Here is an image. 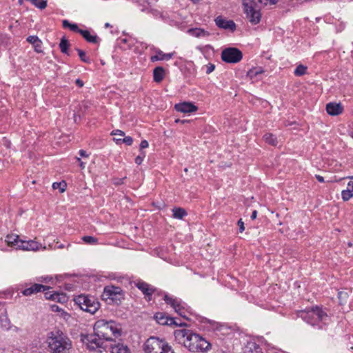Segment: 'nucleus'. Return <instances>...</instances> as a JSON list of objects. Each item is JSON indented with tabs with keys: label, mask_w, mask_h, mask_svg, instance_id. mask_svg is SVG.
<instances>
[{
	"label": "nucleus",
	"mask_w": 353,
	"mask_h": 353,
	"mask_svg": "<svg viewBox=\"0 0 353 353\" xmlns=\"http://www.w3.org/2000/svg\"><path fill=\"white\" fill-rule=\"evenodd\" d=\"M174 340L192 352H205L210 348V343L192 330L183 328L174 332Z\"/></svg>",
	"instance_id": "obj_1"
},
{
	"label": "nucleus",
	"mask_w": 353,
	"mask_h": 353,
	"mask_svg": "<svg viewBox=\"0 0 353 353\" xmlns=\"http://www.w3.org/2000/svg\"><path fill=\"white\" fill-rule=\"evenodd\" d=\"M46 342L50 353H68L72 347L70 339L60 330L49 332Z\"/></svg>",
	"instance_id": "obj_2"
},
{
	"label": "nucleus",
	"mask_w": 353,
	"mask_h": 353,
	"mask_svg": "<svg viewBox=\"0 0 353 353\" xmlns=\"http://www.w3.org/2000/svg\"><path fill=\"white\" fill-rule=\"evenodd\" d=\"M94 332L105 341H112L121 334V328L115 321H107L103 319L96 321Z\"/></svg>",
	"instance_id": "obj_3"
},
{
	"label": "nucleus",
	"mask_w": 353,
	"mask_h": 353,
	"mask_svg": "<svg viewBox=\"0 0 353 353\" xmlns=\"http://www.w3.org/2000/svg\"><path fill=\"white\" fill-rule=\"evenodd\" d=\"M143 350L145 353H175L165 341L155 336L146 340Z\"/></svg>",
	"instance_id": "obj_4"
},
{
	"label": "nucleus",
	"mask_w": 353,
	"mask_h": 353,
	"mask_svg": "<svg viewBox=\"0 0 353 353\" xmlns=\"http://www.w3.org/2000/svg\"><path fill=\"white\" fill-rule=\"evenodd\" d=\"M298 316L312 325L319 321H323L327 318V314L319 307L301 310L299 312Z\"/></svg>",
	"instance_id": "obj_5"
},
{
	"label": "nucleus",
	"mask_w": 353,
	"mask_h": 353,
	"mask_svg": "<svg viewBox=\"0 0 353 353\" xmlns=\"http://www.w3.org/2000/svg\"><path fill=\"white\" fill-rule=\"evenodd\" d=\"M74 300L82 310L92 314H94L100 306L99 303L93 296L81 294L75 297Z\"/></svg>",
	"instance_id": "obj_6"
},
{
	"label": "nucleus",
	"mask_w": 353,
	"mask_h": 353,
	"mask_svg": "<svg viewBox=\"0 0 353 353\" xmlns=\"http://www.w3.org/2000/svg\"><path fill=\"white\" fill-rule=\"evenodd\" d=\"M102 298L108 302V304H119L123 299L122 290L119 287L106 286L103 292Z\"/></svg>",
	"instance_id": "obj_7"
},
{
	"label": "nucleus",
	"mask_w": 353,
	"mask_h": 353,
	"mask_svg": "<svg viewBox=\"0 0 353 353\" xmlns=\"http://www.w3.org/2000/svg\"><path fill=\"white\" fill-rule=\"evenodd\" d=\"M242 58L241 51L236 48H228L221 52V59L225 63H236L239 62Z\"/></svg>",
	"instance_id": "obj_8"
},
{
	"label": "nucleus",
	"mask_w": 353,
	"mask_h": 353,
	"mask_svg": "<svg viewBox=\"0 0 353 353\" xmlns=\"http://www.w3.org/2000/svg\"><path fill=\"white\" fill-rule=\"evenodd\" d=\"M81 341L86 344L90 350H95L102 347L105 342L103 339L97 336L95 332L93 334L81 335Z\"/></svg>",
	"instance_id": "obj_9"
},
{
	"label": "nucleus",
	"mask_w": 353,
	"mask_h": 353,
	"mask_svg": "<svg viewBox=\"0 0 353 353\" xmlns=\"http://www.w3.org/2000/svg\"><path fill=\"white\" fill-rule=\"evenodd\" d=\"M244 5L247 18L249 21L254 25L259 23L261 19L259 8L261 7H256L254 4H252V0H250V5L248 3Z\"/></svg>",
	"instance_id": "obj_10"
},
{
	"label": "nucleus",
	"mask_w": 353,
	"mask_h": 353,
	"mask_svg": "<svg viewBox=\"0 0 353 353\" xmlns=\"http://www.w3.org/2000/svg\"><path fill=\"white\" fill-rule=\"evenodd\" d=\"M164 301L167 304L170 305L174 308V311L181 316L187 319L186 310L180 300L170 297L168 295H165Z\"/></svg>",
	"instance_id": "obj_11"
},
{
	"label": "nucleus",
	"mask_w": 353,
	"mask_h": 353,
	"mask_svg": "<svg viewBox=\"0 0 353 353\" xmlns=\"http://www.w3.org/2000/svg\"><path fill=\"white\" fill-rule=\"evenodd\" d=\"M14 241L17 243V248L23 250H37L39 248V244L33 240L23 241L19 239V236H16Z\"/></svg>",
	"instance_id": "obj_12"
},
{
	"label": "nucleus",
	"mask_w": 353,
	"mask_h": 353,
	"mask_svg": "<svg viewBox=\"0 0 353 353\" xmlns=\"http://www.w3.org/2000/svg\"><path fill=\"white\" fill-rule=\"evenodd\" d=\"M216 25L225 30H230L234 31L236 29V24L232 20H227L221 16H219L215 19Z\"/></svg>",
	"instance_id": "obj_13"
},
{
	"label": "nucleus",
	"mask_w": 353,
	"mask_h": 353,
	"mask_svg": "<svg viewBox=\"0 0 353 353\" xmlns=\"http://www.w3.org/2000/svg\"><path fill=\"white\" fill-rule=\"evenodd\" d=\"M174 109L177 112L183 113H192L196 112L198 110V108L192 103L183 102L176 104L174 105Z\"/></svg>",
	"instance_id": "obj_14"
},
{
	"label": "nucleus",
	"mask_w": 353,
	"mask_h": 353,
	"mask_svg": "<svg viewBox=\"0 0 353 353\" xmlns=\"http://www.w3.org/2000/svg\"><path fill=\"white\" fill-rule=\"evenodd\" d=\"M154 319L159 324L163 325H172L174 323V318L170 317L163 312L156 313Z\"/></svg>",
	"instance_id": "obj_15"
},
{
	"label": "nucleus",
	"mask_w": 353,
	"mask_h": 353,
	"mask_svg": "<svg viewBox=\"0 0 353 353\" xmlns=\"http://www.w3.org/2000/svg\"><path fill=\"white\" fill-rule=\"evenodd\" d=\"M326 111L330 115L336 116L343 112V108L341 103H329L326 105Z\"/></svg>",
	"instance_id": "obj_16"
},
{
	"label": "nucleus",
	"mask_w": 353,
	"mask_h": 353,
	"mask_svg": "<svg viewBox=\"0 0 353 353\" xmlns=\"http://www.w3.org/2000/svg\"><path fill=\"white\" fill-rule=\"evenodd\" d=\"M46 289H49V288L41 284L35 283L30 288L23 290L22 294L24 296H30L39 292L45 291Z\"/></svg>",
	"instance_id": "obj_17"
},
{
	"label": "nucleus",
	"mask_w": 353,
	"mask_h": 353,
	"mask_svg": "<svg viewBox=\"0 0 353 353\" xmlns=\"http://www.w3.org/2000/svg\"><path fill=\"white\" fill-rule=\"evenodd\" d=\"M174 52L164 53L161 50L157 51V54L151 57V61L154 62L157 61L170 60L174 56Z\"/></svg>",
	"instance_id": "obj_18"
},
{
	"label": "nucleus",
	"mask_w": 353,
	"mask_h": 353,
	"mask_svg": "<svg viewBox=\"0 0 353 353\" xmlns=\"http://www.w3.org/2000/svg\"><path fill=\"white\" fill-rule=\"evenodd\" d=\"M165 76V70L163 67H156L153 70V79L157 83L162 81Z\"/></svg>",
	"instance_id": "obj_19"
},
{
	"label": "nucleus",
	"mask_w": 353,
	"mask_h": 353,
	"mask_svg": "<svg viewBox=\"0 0 353 353\" xmlns=\"http://www.w3.org/2000/svg\"><path fill=\"white\" fill-rule=\"evenodd\" d=\"M244 353H262L261 349L254 342H248L245 348Z\"/></svg>",
	"instance_id": "obj_20"
},
{
	"label": "nucleus",
	"mask_w": 353,
	"mask_h": 353,
	"mask_svg": "<svg viewBox=\"0 0 353 353\" xmlns=\"http://www.w3.org/2000/svg\"><path fill=\"white\" fill-rule=\"evenodd\" d=\"M111 353H131L127 345L122 343L111 345Z\"/></svg>",
	"instance_id": "obj_21"
},
{
	"label": "nucleus",
	"mask_w": 353,
	"mask_h": 353,
	"mask_svg": "<svg viewBox=\"0 0 353 353\" xmlns=\"http://www.w3.org/2000/svg\"><path fill=\"white\" fill-rule=\"evenodd\" d=\"M136 285L146 296H151L154 292V290L145 282H138Z\"/></svg>",
	"instance_id": "obj_22"
},
{
	"label": "nucleus",
	"mask_w": 353,
	"mask_h": 353,
	"mask_svg": "<svg viewBox=\"0 0 353 353\" xmlns=\"http://www.w3.org/2000/svg\"><path fill=\"white\" fill-rule=\"evenodd\" d=\"M188 32L196 37H205L210 35L207 31L201 28H192Z\"/></svg>",
	"instance_id": "obj_23"
},
{
	"label": "nucleus",
	"mask_w": 353,
	"mask_h": 353,
	"mask_svg": "<svg viewBox=\"0 0 353 353\" xmlns=\"http://www.w3.org/2000/svg\"><path fill=\"white\" fill-rule=\"evenodd\" d=\"M80 34L83 37V38L90 43H97V37L96 35L92 36L90 34V32L88 30H82L80 32Z\"/></svg>",
	"instance_id": "obj_24"
},
{
	"label": "nucleus",
	"mask_w": 353,
	"mask_h": 353,
	"mask_svg": "<svg viewBox=\"0 0 353 353\" xmlns=\"http://www.w3.org/2000/svg\"><path fill=\"white\" fill-rule=\"evenodd\" d=\"M278 0H252V4H254L256 7H262L268 4H275Z\"/></svg>",
	"instance_id": "obj_25"
},
{
	"label": "nucleus",
	"mask_w": 353,
	"mask_h": 353,
	"mask_svg": "<svg viewBox=\"0 0 353 353\" xmlns=\"http://www.w3.org/2000/svg\"><path fill=\"white\" fill-rule=\"evenodd\" d=\"M173 217L178 219H182L187 215L186 211L181 208H174L173 210Z\"/></svg>",
	"instance_id": "obj_26"
},
{
	"label": "nucleus",
	"mask_w": 353,
	"mask_h": 353,
	"mask_svg": "<svg viewBox=\"0 0 353 353\" xmlns=\"http://www.w3.org/2000/svg\"><path fill=\"white\" fill-rule=\"evenodd\" d=\"M69 46H70V43H69V41H68V39L65 37H62L61 39V41L59 43V48H60L61 52L63 54H68Z\"/></svg>",
	"instance_id": "obj_27"
},
{
	"label": "nucleus",
	"mask_w": 353,
	"mask_h": 353,
	"mask_svg": "<svg viewBox=\"0 0 353 353\" xmlns=\"http://www.w3.org/2000/svg\"><path fill=\"white\" fill-rule=\"evenodd\" d=\"M263 139L266 143L271 145L276 146L278 143L276 137L271 133H266L263 136Z\"/></svg>",
	"instance_id": "obj_28"
},
{
	"label": "nucleus",
	"mask_w": 353,
	"mask_h": 353,
	"mask_svg": "<svg viewBox=\"0 0 353 353\" xmlns=\"http://www.w3.org/2000/svg\"><path fill=\"white\" fill-rule=\"evenodd\" d=\"M63 28H68L70 29V30L73 32H76L80 34V32L82 30L81 29H79L77 24L76 23H70L69 21L68 20H63Z\"/></svg>",
	"instance_id": "obj_29"
},
{
	"label": "nucleus",
	"mask_w": 353,
	"mask_h": 353,
	"mask_svg": "<svg viewBox=\"0 0 353 353\" xmlns=\"http://www.w3.org/2000/svg\"><path fill=\"white\" fill-rule=\"evenodd\" d=\"M307 69L306 66L300 64L296 68L294 74L297 77L303 76L306 74Z\"/></svg>",
	"instance_id": "obj_30"
},
{
	"label": "nucleus",
	"mask_w": 353,
	"mask_h": 353,
	"mask_svg": "<svg viewBox=\"0 0 353 353\" xmlns=\"http://www.w3.org/2000/svg\"><path fill=\"white\" fill-rule=\"evenodd\" d=\"M66 297L63 294H60L59 293H54L53 294H50V296H47V299H51L53 301H57L59 302L65 301Z\"/></svg>",
	"instance_id": "obj_31"
},
{
	"label": "nucleus",
	"mask_w": 353,
	"mask_h": 353,
	"mask_svg": "<svg viewBox=\"0 0 353 353\" xmlns=\"http://www.w3.org/2000/svg\"><path fill=\"white\" fill-rule=\"evenodd\" d=\"M341 196L342 199L344 201H347L353 196V193L348 188H347V190H344L342 191Z\"/></svg>",
	"instance_id": "obj_32"
},
{
	"label": "nucleus",
	"mask_w": 353,
	"mask_h": 353,
	"mask_svg": "<svg viewBox=\"0 0 353 353\" xmlns=\"http://www.w3.org/2000/svg\"><path fill=\"white\" fill-rule=\"evenodd\" d=\"M0 323H1L2 327H3L6 330H8L10 328V321H9L8 318L7 317V316H6V315L0 316Z\"/></svg>",
	"instance_id": "obj_33"
},
{
	"label": "nucleus",
	"mask_w": 353,
	"mask_h": 353,
	"mask_svg": "<svg viewBox=\"0 0 353 353\" xmlns=\"http://www.w3.org/2000/svg\"><path fill=\"white\" fill-rule=\"evenodd\" d=\"M66 183L65 181L59 182V183H54L52 184V188L54 190L59 189L61 192H63L66 188Z\"/></svg>",
	"instance_id": "obj_34"
},
{
	"label": "nucleus",
	"mask_w": 353,
	"mask_h": 353,
	"mask_svg": "<svg viewBox=\"0 0 353 353\" xmlns=\"http://www.w3.org/2000/svg\"><path fill=\"white\" fill-rule=\"evenodd\" d=\"M117 143H125L128 145H131L133 142V139L131 137H125L123 139H114Z\"/></svg>",
	"instance_id": "obj_35"
},
{
	"label": "nucleus",
	"mask_w": 353,
	"mask_h": 353,
	"mask_svg": "<svg viewBox=\"0 0 353 353\" xmlns=\"http://www.w3.org/2000/svg\"><path fill=\"white\" fill-rule=\"evenodd\" d=\"M82 240L88 244H96L97 243V239L92 236H84L82 237Z\"/></svg>",
	"instance_id": "obj_36"
},
{
	"label": "nucleus",
	"mask_w": 353,
	"mask_h": 353,
	"mask_svg": "<svg viewBox=\"0 0 353 353\" xmlns=\"http://www.w3.org/2000/svg\"><path fill=\"white\" fill-rule=\"evenodd\" d=\"M77 51L78 54L82 61H83L85 63L90 62V58L86 56L85 52L83 50L77 48Z\"/></svg>",
	"instance_id": "obj_37"
},
{
	"label": "nucleus",
	"mask_w": 353,
	"mask_h": 353,
	"mask_svg": "<svg viewBox=\"0 0 353 353\" xmlns=\"http://www.w3.org/2000/svg\"><path fill=\"white\" fill-rule=\"evenodd\" d=\"M34 49L35 52L37 53L43 52L42 50V42L40 39L37 40L36 43L33 45Z\"/></svg>",
	"instance_id": "obj_38"
},
{
	"label": "nucleus",
	"mask_w": 353,
	"mask_h": 353,
	"mask_svg": "<svg viewBox=\"0 0 353 353\" xmlns=\"http://www.w3.org/2000/svg\"><path fill=\"white\" fill-rule=\"evenodd\" d=\"M145 157V152H141V154L137 156L135 159V163L137 164V165H141V163L143 162V160L144 159V157Z\"/></svg>",
	"instance_id": "obj_39"
},
{
	"label": "nucleus",
	"mask_w": 353,
	"mask_h": 353,
	"mask_svg": "<svg viewBox=\"0 0 353 353\" xmlns=\"http://www.w3.org/2000/svg\"><path fill=\"white\" fill-rule=\"evenodd\" d=\"M39 39L37 36H29L26 40L28 42L32 44V46H33L36 43V41Z\"/></svg>",
	"instance_id": "obj_40"
},
{
	"label": "nucleus",
	"mask_w": 353,
	"mask_h": 353,
	"mask_svg": "<svg viewBox=\"0 0 353 353\" xmlns=\"http://www.w3.org/2000/svg\"><path fill=\"white\" fill-rule=\"evenodd\" d=\"M255 72V68L250 69L247 72V76L248 77H250L251 79L256 77L257 75L256 74V72Z\"/></svg>",
	"instance_id": "obj_41"
},
{
	"label": "nucleus",
	"mask_w": 353,
	"mask_h": 353,
	"mask_svg": "<svg viewBox=\"0 0 353 353\" xmlns=\"http://www.w3.org/2000/svg\"><path fill=\"white\" fill-rule=\"evenodd\" d=\"M214 68H215V65L214 64L209 63L208 65H207L206 73L207 74L211 73L212 72L214 71Z\"/></svg>",
	"instance_id": "obj_42"
},
{
	"label": "nucleus",
	"mask_w": 353,
	"mask_h": 353,
	"mask_svg": "<svg viewBox=\"0 0 353 353\" xmlns=\"http://www.w3.org/2000/svg\"><path fill=\"white\" fill-rule=\"evenodd\" d=\"M112 135H119L120 137H124L125 136V133L124 132L120 130H114L111 133Z\"/></svg>",
	"instance_id": "obj_43"
},
{
	"label": "nucleus",
	"mask_w": 353,
	"mask_h": 353,
	"mask_svg": "<svg viewBox=\"0 0 353 353\" xmlns=\"http://www.w3.org/2000/svg\"><path fill=\"white\" fill-rule=\"evenodd\" d=\"M347 293L344 292H339L338 293V298L340 301L345 300L347 298Z\"/></svg>",
	"instance_id": "obj_44"
},
{
	"label": "nucleus",
	"mask_w": 353,
	"mask_h": 353,
	"mask_svg": "<svg viewBox=\"0 0 353 353\" xmlns=\"http://www.w3.org/2000/svg\"><path fill=\"white\" fill-rule=\"evenodd\" d=\"M239 227V232H243L245 230V227H244V223L242 221L241 219L239 220L238 221V223H237Z\"/></svg>",
	"instance_id": "obj_45"
},
{
	"label": "nucleus",
	"mask_w": 353,
	"mask_h": 353,
	"mask_svg": "<svg viewBox=\"0 0 353 353\" xmlns=\"http://www.w3.org/2000/svg\"><path fill=\"white\" fill-rule=\"evenodd\" d=\"M149 144L148 142L146 140L141 141L140 143V149L143 150L145 148H147L148 147Z\"/></svg>",
	"instance_id": "obj_46"
},
{
	"label": "nucleus",
	"mask_w": 353,
	"mask_h": 353,
	"mask_svg": "<svg viewBox=\"0 0 353 353\" xmlns=\"http://www.w3.org/2000/svg\"><path fill=\"white\" fill-rule=\"evenodd\" d=\"M17 236V235H16V236L11 235L10 236H8V238L9 239L8 243L17 245V243L14 241V239H16Z\"/></svg>",
	"instance_id": "obj_47"
},
{
	"label": "nucleus",
	"mask_w": 353,
	"mask_h": 353,
	"mask_svg": "<svg viewBox=\"0 0 353 353\" xmlns=\"http://www.w3.org/2000/svg\"><path fill=\"white\" fill-rule=\"evenodd\" d=\"M123 180H124V178H123V179H120V178L114 179V183L115 185H117L123 184Z\"/></svg>",
	"instance_id": "obj_48"
},
{
	"label": "nucleus",
	"mask_w": 353,
	"mask_h": 353,
	"mask_svg": "<svg viewBox=\"0 0 353 353\" xmlns=\"http://www.w3.org/2000/svg\"><path fill=\"white\" fill-rule=\"evenodd\" d=\"M172 325H174L176 326H180V327L186 326V323H181L180 321H177L175 319H174V323Z\"/></svg>",
	"instance_id": "obj_49"
},
{
	"label": "nucleus",
	"mask_w": 353,
	"mask_h": 353,
	"mask_svg": "<svg viewBox=\"0 0 353 353\" xmlns=\"http://www.w3.org/2000/svg\"><path fill=\"white\" fill-rule=\"evenodd\" d=\"M75 83H76V84H77L79 87H80V88L83 87V85H84L83 82L81 80H80L79 79H77L75 81Z\"/></svg>",
	"instance_id": "obj_50"
},
{
	"label": "nucleus",
	"mask_w": 353,
	"mask_h": 353,
	"mask_svg": "<svg viewBox=\"0 0 353 353\" xmlns=\"http://www.w3.org/2000/svg\"><path fill=\"white\" fill-rule=\"evenodd\" d=\"M79 155L82 157H87L88 155L87 154L86 152L83 150H81L79 152Z\"/></svg>",
	"instance_id": "obj_51"
},
{
	"label": "nucleus",
	"mask_w": 353,
	"mask_h": 353,
	"mask_svg": "<svg viewBox=\"0 0 353 353\" xmlns=\"http://www.w3.org/2000/svg\"><path fill=\"white\" fill-rule=\"evenodd\" d=\"M256 216H257V211L256 210H254L251 214V219L252 220L255 219L256 218Z\"/></svg>",
	"instance_id": "obj_52"
},
{
	"label": "nucleus",
	"mask_w": 353,
	"mask_h": 353,
	"mask_svg": "<svg viewBox=\"0 0 353 353\" xmlns=\"http://www.w3.org/2000/svg\"><path fill=\"white\" fill-rule=\"evenodd\" d=\"M263 70L261 68H255V72H256V75H259V74H262V73H263Z\"/></svg>",
	"instance_id": "obj_53"
},
{
	"label": "nucleus",
	"mask_w": 353,
	"mask_h": 353,
	"mask_svg": "<svg viewBox=\"0 0 353 353\" xmlns=\"http://www.w3.org/2000/svg\"><path fill=\"white\" fill-rule=\"evenodd\" d=\"M316 179L318 180V181L321 182V183H323L324 182V179L323 176H320V175H316Z\"/></svg>",
	"instance_id": "obj_54"
},
{
	"label": "nucleus",
	"mask_w": 353,
	"mask_h": 353,
	"mask_svg": "<svg viewBox=\"0 0 353 353\" xmlns=\"http://www.w3.org/2000/svg\"><path fill=\"white\" fill-rule=\"evenodd\" d=\"M347 188L353 192V181H350L347 183Z\"/></svg>",
	"instance_id": "obj_55"
},
{
	"label": "nucleus",
	"mask_w": 353,
	"mask_h": 353,
	"mask_svg": "<svg viewBox=\"0 0 353 353\" xmlns=\"http://www.w3.org/2000/svg\"><path fill=\"white\" fill-rule=\"evenodd\" d=\"M188 120H181L179 119H177L175 120V123H181L182 124H184V123H188Z\"/></svg>",
	"instance_id": "obj_56"
},
{
	"label": "nucleus",
	"mask_w": 353,
	"mask_h": 353,
	"mask_svg": "<svg viewBox=\"0 0 353 353\" xmlns=\"http://www.w3.org/2000/svg\"><path fill=\"white\" fill-rule=\"evenodd\" d=\"M77 161L80 163V167L83 169L85 168L84 163L81 161L80 158H77Z\"/></svg>",
	"instance_id": "obj_57"
},
{
	"label": "nucleus",
	"mask_w": 353,
	"mask_h": 353,
	"mask_svg": "<svg viewBox=\"0 0 353 353\" xmlns=\"http://www.w3.org/2000/svg\"><path fill=\"white\" fill-rule=\"evenodd\" d=\"M52 294L50 292H48L45 293V297L47 299V296H50V295Z\"/></svg>",
	"instance_id": "obj_58"
},
{
	"label": "nucleus",
	"mask_w": 353,
	"mask_h": 353,
	"mask_svg": "<svg viewBox=\"0 0 353 353\" xmlns=\"http://www.w3.org/2000/svg\"><path fill=\"white\" fill-rule=\"evenodd\" d=\"M52 310H54V307H55V310H58V306H57V305H53L52 306Z\"/></svg>",
	"instance_id": "obj_59"
},
{
	"label": "nucleus",
	"mask_w": 353,
	"mask_h": 353,
	"mask_svg": "<svg viewBox=\"0 0 353 353\" xmlns=\"http://www.w3.org/2000/svg\"><path fill=\"white\" fill-rule=\"evenodd\" d=\"M193 3H196L198 1H199L200 0H191Z\"/></svg>",
	"instance_id": "obj_60"
},
{
	"label": "nucleus",
	"mask_w": 353,
	"mask_h": 353,
	"mask_svg": "<svg viewBox=\"0 0 353 353\" xmlns=\"http://www.w3.org/2000/svg\"><path fill=\"white\" fill-rule=\"evenodd\" d=\"M105 27H109L110 26V24L108 23H106L105 25Z\"/></svg>",
	"instance_id": "obj_61"
},
{
	"label": "nucleus",
	"mask_w": 353,
	"mask_h": 353,
	"mask_svg": "<svg viewBox=\"0 0 353 353\" xmlns=\"http://www.w3.org/2000/svg\"><path fill=\"white\" fill-rule=\"evenodd\" d=\"M59 248H63V245H60L59 246Z\"/></svg>",
	"instance_id": "obj_62"
},
{
	"label": "nucleus",
	"mask_w": 353,
	"mask_h": 353,
	"mask_svg": "<svg viewBox=\"0 0 353 353\" xmlns=\"http://www.w3.org/2000/svg\"><path fill=\"white\" fill-rule=\"evenodd\" d=\"M348 245H349L350 247H351V246L352 245V244L351 243H348Z\"/></svg>",
	"instance_id": "obj_63"
},
{
	"label": "nucleus",
	"mask_w": 353,
	"mask_h": 353,
	"mask_svg": "<svg viewBox=\"0 0 353 353\" xmlns=\"http://www.w3.org/2000/svg\"><path fill=\"white\" fill-rule=\"evenodd\" d=\"M22 1H23L22 0H19V3L20 4H21V3H22Z\"/></svg>",
	"instance_id": "obj_64"
}]
</instances>
